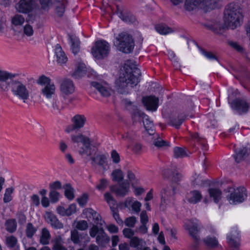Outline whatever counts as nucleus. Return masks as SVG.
<instances>
[{"label": "nucleus", "mask_w": 250, "mask_h": 250, "mask_svg": "<svg viewBox=\"0 0 250 250\" xmlns=\"http://www.w3.org/2000/svg\"><path fill=\"white\" fill-rule=\"evenodd\" d=\"M60 193L57 191H51L49 192V198L52 203H55L59 201Z\"/></svg>", "instance_id": "nucleus-57"}, {"label": "nucleus", "mask_w": 250, "mask_h": 250, "mask_svg": "<svg viewBox=\"0 0 250 250\" xmlns=\"http://www.w3.org/2000/svg\"><path fill=\"white\" fill-rule=\"evenodd\" d=\"M174 156L177 158H182L188 156L185 148L180 147H175L173 149Z\"/></svg>", "instance_id": "nucleus-46"}, {"label": "nucleus", "mask_w": 250, "mask_h": 250, "mask_svg": "<svg viewBox=\"0 0 250 250\" xmlns=\"http://www.w3.org/2000/svg\"><path fill=\"white\" fill-rule=\"evenodd\" d=\"M35 3V0H20L16 8L19 12L26 14L33 10Z\"/></svg>", "instance_id": "nucleus-13"}, {"label": "nucleus", "mask_w": 250, "mask_h": 250, "mask_svg": "<svg viewBox=\"0 0 250 250\" xmlns=\"http://www.w3.org/2000/svg\"><path fill=\"white\" fill-rule=\"evenodd\" d=\"M219 0H204L201 5L208 9H213L218 7Z\"/></svg>", "instance_id": "nucleus-45"}, {"label": "nucleus", "mask_w": 250, "mask_h": 250, "mask_svg": "<svg viewBox=\"0 0 250 250\" xmlns=\"http://www.w3.org/2000/svg\"><path fill=\"white\" fill-rule=\"evenodd\" d=\"M133 124H134L137 121L140 122L142 120L144 127L149 136L155 135V130L153 122L150 121L148 116L143 112L134 107L131 113Z\"/></svg>", "instance_id": "nucleus-5"}, {"label": "nucleus", "mask_w": 250, "mask_h": 250, "mask_svg": "<svg viewBox=\"0 0 250 250\" xmlns=\"http://www.w3.org/2000/svg\"><path fill=\"white\" fill-rule=\"evenodd\" d=\"M18 75L17 74H12L7 71L0 70V82H6L8 79H10L11 81L13 80V79L18 76Z\"/></svg>", "instance_id": "nucleus-42"}, {"label": "nucleus", "mask_w": 250, "mask_h": 250, "mask_svg": "<svg viewBox=\"0 0 250 250\" xmlns=\"http://www.w3.org/2000/svg\"><path fill=\"white\" fill-rule=\"evenodd\" d=\"M125 206L126 208L131 207L132 210L136 213H139L140 211V208L142 204L140 202L138 201H134L132 198H128L125 203Z\"/></svg>", "instance_id": "nucleus-24"}, {"label": "nucleus", "mask_w": 250, "mask_h": 250, "mask_svg": "<svg viewBox=\"0 0 250 250\" xmlns=\"http://www.w3.org/2000/svg\"><path fill=\"white\" fill-rule=\"evenodd\" d=\"M23 32L24 34L28 37L31 36L34 33L33 27L29 23L26 24L23 27Z\"/></svg>", "instance_id": "nucleus-55"}, {"label": "nucleus", "mask_w": 250, "mask_h": 250, "mask_svg": "<svg viewBox=\"0 0 250 250\" xmlns=\"http://www.w3.org/2000/svg\"><path fill=\"white\" fill-rule=\"evenodd\" d=\"M136 222V218L134 216H131L126 218L125 221V226L133 228L134 227L135 224Z\"/></svg>", "instance_id": "nucleus-58"}, {"label": "nucleus", "mask_w": 250, "mask_h": 250, "mask_svg": "<svg viewBox=\"0 0 250 250\" xmlns=\"http://www.w3.org/2000/svg\"><path fill=\"white\" fill-rule=\"evenodd\" d=\"M104 198L107 203L109 204L110 209L112 212L113 216L119 224H123V221L120 218L119 214L117 212V202L114 199L113 196L109 192H106L104 194Z\"/></svg>", "instance_id": "nucleus-10"}, {"label": "nucleus", "mask_w": 250, "mask_h": 250, "mask_svg": "<svg viewBox=\"0 0 250 250\" xmlns=\"http://www.w3.org/2000/svg\"><path fill=\"white\" fill-rule=\"evenodd\" d=\"M91 85L94 87L104 97H108L110 95V89L108 87L106 83L93 82Z\"/></svg>", "instance_id": "nucleus-20"}, {"label": "nucleus", "mask_w": 250, "mask_h": 250, "mask_svg": "<svg viewBox=\"0 0 250 250\" xmlns=\"http://www.w3.org/2000/svg\"><path fill=\"white\" fill-rule=\"evenodd\" d=\"M84 143L83 145V146L80 148L79 153L81 155H86L87 156H90L92 154V148L91 146V142L89 138L88 140Z\"/></svg>", "instance_id": "nucleus-30"}, {"label": "nucleus", "mask_w": 250, "mask_h": 250, "mask_svg": "<svg viewBox=\"0 0 250 250\" xmlns=\"http://www.w3.org/2000/svg\"><path fill=\"white\" fill-rule=\"evenodd\" d=\"M116 39L114 44L118 46L120 51L125 53H129L133 51L134 42L131 36L123 32L119 34Z\"/></svg>", "instance_id": "nucleus-4"}, {"label": "nucleus", "mask_w": 250, "mask_h": 250, "mask_svg": "<svg viewBox=\"0 0 250 250\" xmlns=\"http://www.w3.org/2000/svg\"><path fill=\"white\" fill-rule=\"evenodd\" d=\"M111 158L112 161L115 164H118L120 162V157L119 153L115 150H113L111 152Z\"/></svg>", "instance_id": "nucleus-62"}, {"label": "nucleus", "mask_w": 250, "mask_h": 250, "mask_svg": "<svg viewBox=\"0 0 250 250\" xmlns=\"http://www.w3.org/2000/svg\"><path fill=\"white\" fill-rule=\"evenodd\" d=\"M71 237L72 241L75 244H78L80 242L79 233L76 229L71 231Z\"/></svg>", "instance_id": "nucleus-63"}, {"label": "nucleus", "mask_w": 250, "mask_h": 250, "mask_svg": "<svg viewBox=\"0 0 250 250\" xmlns=\"http://www.w3.org/2000/svg\"><path fill=\"white\" fill-rule=\"evenodd\" d=\"M55 52L57 59V61L58 63L63 64L67 61V58L60 44H57L56 45Z\"/></svg>", "instance_id": "nucleus-22"}, {"label": "nucleus", "mask_w": 250, "mask_h": 250, "mask_svg": "<svg viewBox=\"0 0 250 250\" xmlns=\"http://www.w3.org/2000/svg\"><path fill=\"white\" fill-rule=\"evenodd\" d=\"M153 136V138H154V141L153 144L155 146L159 148H166L169 146V144L168 142L162 139L161 137H159L157 134Z\"/></svg>", "instance_id": "nucleus-28"}, {"label": "nucleus", "mask_w": 250, "mask_h": 250, "mask_svg": "<svg viewBox=\"0 0 250 250\" xmlns=\"http://www.w3.org/2000/svg\"><path fill=\"white\" fill-rule=\"evenodd\" d=\"M190 135L192 140L198 142L202 146L203 149H207V141L205 138L199 136L197 133H192Z\"/></svg>", "instance_id": "nucleus-41"}, {"label": "nucleus", "mask_w": 250, "mask_h": 250, "mask_svg": "<svg viewBox=\"0 0 250 250\" xmlns=\"http://www.w3.org/2000/svg\"><path fill=\"white\" fill-rule=\"evenodd\" d=\"M122 138L125 141L132 142L137 138V133L133 130L129 129L122 136Z\"/></svg>", "instance_id": "nucleus-38"}, {"label": "nucleus", "mask_w": 250, "mask_h": 250, "mask_svg": "<svg viewBox=\"0 0 250 250\" xmlns=\"http://www.w3.org/2000/svg\"><path fill=\"white\" fill-rule=\"evenodd\" d=\"M227 242L233 250H237L240 246V236L236 229L232 230L227 235Z\"/></svg>", "instance_id": "nucleus-12"}, {"label": "nucleus", "mask_w": 250, "mask_h": 250, "mask_svg": "<svg viewBox=\"0 0 250 250\" xmlns=\"http://www.w3.org/2000/svg\"><path fill=\"white\" fill-rule=\"evenodd\" d=\"M45 220L52 227L55 229H61L63 225L57 218V217L51 212H47L45 215Z\"/></svg>", "instance_id": "nucleus-19"}, {"label": "nucleus", "mask_w": 250, "mask_h": 250, "mask_svg": "<svg viewBox=\"0 0 250 250\" xmlns=\"http://www.w3.org/2000/svg\"><path fill=\"white\" fill-rule=\"evenodd\" d=\"M56 87L53 83H48L43 87L41 93L47 99L52 98L55 94Z\"/></svg>", "instance_id": "nucleus-21"}, {"label": "nucleus", "mask_w": 250, "mask_h": 250, "mask_svg": "<svg viewBox=\"0 0 250 250\" xmlns=\"http://www.w3.org/2000/svg\"><path fill=\"white\" fill-rule=\"evenodd\" d=\"M37 229L34 227L33 225L31 223H28L26 226V234L28 238H32Z\"/></svg>", "instance_id": "nucleus-48"}, {"label": "nucleus", "mask_w": 250, "mask_h": 250, "mask_svg": "<svg viewBox=\"0 0 250 250\" xmlns=\"http://www.w3.org/2000/svg\"><path fill=\"white\" fill-rule=\"evenodd\" d=\"M108 182L105 179H102L100 180L99 184L97 185L96 188L99 190H104L107 186Z\"/></svg>", "instance_id": "nucleus-64"}, {"label": "nucleus", "mask_w": 250, "mask_h": 250, "mask_svg": "<svg viewBox=\"0 0 250 250\" xmlns=\"http://www.w3.org/2000/svg\"><path fill=\"white\" fill-rule=\"evenodd\" d=\"M18 242L17 239L14 236H8L6 238L7 246L11 248L16 247Z\"/></svg>", "instance_id": "nucleus-51"}, {"label": "nucleus", "mask_w": 250, "mask_h": 250, "mask_svg": "<svg viewBox=\"0 0 250 250\" xmlns=\"http://www.w3.org/2000/svg\"><path fill=\"white\" fill-rule=\"evenodd\" d=\"M108 157V153L98 154L95 157H91V160L99 166L104 167V165L107 164Z\"/></svg>", "instance_id": "nucleus-26"}, {"label": "nucleus", "mask_w": 250, "mask_h": 250, "mask_svg": "<svg viewBox=\"0 0 250 250\" xmlns=\"http://www.w3.org/2000/svg\"><path fill=\"white\" fill-rule=\"evenodd\" d=\"M176 188L173 185L164 188L161 192V201L160 206V209L165 210L166 206L170 204L174 200Z\"/></svg>", "instance_id": "nucleus-8"}, {"label": "nucleus", "mask_w": 250, "mask_h": 250, "mask_svg": "<svg viewBox=\"0 0 250 250\" xmlns=\"http://www.w3.org/2000/svg\"><path fill=\"white\" fill-rule=\"evenodd\" d=\"M72 125H68L65 128V131L70 133L76 129L82 128L86 121V118L82 115H76L72 118Z\"/></svg>", "instance_id": "nucleus-11"}, {"label": "nucleus", "mask_w": 250, "mask_h": 250, "mask_svg": "<svg viewBox=\"0 0 250 250\" xmlns=\"http://www.w3.org/2000/svg\"><path fill=\"white\" fill-rule=\"evenodd\" d=\"M155 29L161 34L166 35L173 32V30L171 28L164 24H160L156 25Z\"/></svg>", "instance_id": "nucleus-40"}, {"label": "nucleus", "mask_w": 250, "mask_h": 250, "mask_svg": "<svg viewBox=\"0 0 250 250\" xmlns=\"http://www.w3.org/2000/svg\"><path fill=\"white\" fill-rule=\"evenodd\" d=\"M69 38L71 42V49L72 52L76 54L80 51V41L79 39L73 35H69Z\"/></svg>", "instance_id": "nucleus-32"}, {"label": "nucleus", "mask_w": 250, "mask_h": 250, "mask_svg": "<svg viewBox=\"0 0 250 250\" xmlns=\"http://www.w3.org/2000/svg\"><path fill=\"white\" fill-rule=\"evenodd\" d=\"M199 230L198 228L195 225H193L191 228L189 229V232L190 235L192 237V238L197 242L200 239V237L198 235Z\"/></svg>", "instance_id": "nucleus-49"}, {"label": "nucleus", "mask_w": 250, "mask_h": 250, "mask_svg": "<svg viewBox=\"0 0 250 250\" xmlns=\"http://www.w3.org/2000/svg\"><path fill=\"white\" fill-rule=\"evenodd\" d=\"M204 242L208 247L211 248H214L218 245V241L215 237H207Z\"/></svg>", "instance_id": "nucleus-47"}, {"label": "nucleus", "mask_w": 250, "mask_h": 250, "mask_svg": "<svg viewBox=\"0 0 250 250\" xmlns=\"http://www.w3.org/2000/svg\"><path fill=\"white\" fill-rule=\"evenodd\" d=\"M202 198L201 193L198 190H193L190 192L188 201L192 204H196L199 202Z\"/></svg>", "instance_id": "nucleus-35"}, {"label": "nucleus", "mask_w": 250, "mask_h": 250, "mask_svg": "<svg viewBox=\"0 0 250 250\" xmlns=\"http://www.w3.org/2000/svg\"><path fill=\"white\" fill-rule=\"evenodd\" d=\"M224 191L230 193L227 197L231 204L235 205L242 203L247 197L246 189L244 187H239L236 189L229 187Z\"/></svg>", "instance_id": "nucleus-6"}, {"label": "nucleus", "mask_w": 250, "mask_h": 250, "mask_svg": "<svg viewBox=\"0 0 250 250\" xmlns=\"http://www.w3.org/2000/svg\"><path fill=\"white\" fill-rule=\"evenodd\" d=\"M146 245L145 241L137 237H133L130 241L131 247L136 248L135 250L142 249Z\"/></svg>", "instance_id": "nucleus-27"}, {"label": "nucleus", "mask_w": 250, "mask_h": 250, "mask_svg": "<svg viewBox=\"0 0 250 250\" xmlns=\"http://www.w3.org/2000/svg\"><path fill=\"white\" fill-rule=\"evenodd\" d=\"M67 2L64 1L62 2V3H60L59 4H57L56 11L57 14L58 15L59 17H62L65 11V8L66 5H67Z\"/></svg>", "instance_id": "nucleus-50"}, {"label": "nucleus", "mask_w": 250, "mask_h": 250, "mask_svg": "<svg viewBox=\"0 0 250 250\" xmlns=\"http://www.w3.org/2000/svg\"><path fill=\"white\" fill-rule=\"evenodd\" d=\"M86 67L84 63H80L77 69L72 74V77L75 79H80L86 74Z\"/></svg>", "instance_id": "nucleus-33"}, {"label": "nucleus", "mask_w": 250, "mask_h": 250, "mask_svg": "<svg viewBox=\"0 0 250 250\" xmlns=\"http://www.w3.org/2000/svg\"><path fill=\"white\" fill-rule=\"evenodd\" d=\"M9 85L13 95L23 103L29 99L31 93L30 88L26 83L18 80H12Z\"/></svg>", "instance_id": "nucleus-3"}, {"label": "nucleus", "mask_w": 250, "mask_h": 250, "mask_svg": "<svg viewBox=\"0 0 250 250\" xmlns=\"http://www.w3.org/2000/svg\"><path fill=\"white\" fill-rule=\"evenodd\" d=\"M235 154L233 157L235 161L239 163L244 160L250 153V145H247L245 147L236 148L234 150Z\"/></svg>", "instance_id": "nucleus-16"}, {"label": "nucleus", "mask_w": 250, "mask_h": 250, "mask_svg": "<svg viewBox=\"0 0 250 250\" xmlns=\"http://www.w3.org/2000/svg\"><path fill=\"white\" fill-rule=\"evenodd\" d=\"M76 228L78 229L84 230L88 228V224L85 220H81L77 222Z\"/></svg>", "instance_id": "nucleus-56"}, {"label": "nucleus", "mask_w": 250, "mask_h": 250, "mask_svg": "<svg viewBox=\"0 0 250 250\" xmlns=\"http://www.w3.org/2000/svg\"><path fill=\"white\" fill-rule=\"evenodd\" d=\"M6 229L9 232H13L16 229V222L14 219L7 221L6 223Z\"/></svg>", "instance_id": "nucleus-53"}, {"label": "nucleus", "mask_w": 250, "mask_h": 250, "mask_svg": "<svg viewBox=\"0 0 250 250\" xmlns=\"http://www.w3.org/2000/svg\"><path fill=\"white\" fill-rule=\"evenodd\" d=\"M14 188H9L6 189L5 194L3 197V201L4 203H8L11 201V194L13 193Z\"/></svg>", "instance_id": "nucleus-54"}, {"label": "nucleus", "mask_w": 250, "mask_h": 250, "mask_svg": "<svg viewBox=\"0 0 250 250\" xmlns=\"http://www.w3.org/2000/svg\"><path fill=\"white\" fill-rule=\"evenodd\" d=\"M208 192L211 198H213L214 202L216 203H218L221 198V191L216 188H210L208 189Z\"/></svg>", "instance_id": "nucleus-34"}, {"label": "nucleus", "mask_w": 250, "mask_h": 250, "mask_svg": "<svg viewBox=\"0 0 250 250\" xmlns=\"http://www.w3.org/2000/svg\"><path fill=\"white\" fill-rule=\"evenodd\" d=\"M165 178H170L171 176L172 182L177 183L181 180V175L178 172H173L170 169H166L163 171Z\"/></svg>", "instance_id": "nucleus-23"}, {"label": "nucleus", "mask_w": 250, "mask_h": 250, "mask_svg": "<svg viewBox=\"0 0 250 250\" xmlns=\"http://www.w3.org/2000/svg\"><path fill=\"white\" fill-rule=\"evenodd\" d=\"M111 176L112 177V180L118 182V183H120L124 179L123 172L120 169L114 170L111 173Z\"/></svg>", "instance_id": "nucleus-44"}, {"label": "nucleus", "mask_w": 250, "mask_h": 250, "mask_svg": "<svg viewBox=\"0 0 250 250\" xmlns=\"http://www.w3.org/2000/svg\"><path fill=\"white\" fill-rule=\"evenodd\" d=\"M198 48L201 52V53L207 59L212 60H217V57L213 54L212 52L208 51L198 46Z\"/></svg>", "instance_id": "nucleus-52"}, {"label": "nucleus", "mask_w": 250, "mask_h": 250, "mask_svg": "<svg viewBox=\"0 0 250 250\" xmlns=\"http://www.w3.org/2000/svg\"><path fill=\"white\" fill-rule=\"evenodd\" d=\"M64 195L68 199L72 200L74 198V189L70 184H66L63 186Z\"/></svg>", "instance_id": "nucleus-37"}, {"label": "nucleus", "mask_w": 250, "mask_h": 250, "mask_svg": "<svg viewBox=\"0 0 250 250\" xmlns=\"http://www.w3.org/2000/svg\"><path fill=\"white\" fill-rule=\"evenodd\" d=\"M109 241V237L106 235L104 229L101 228L99 234L96 237V242L98 244L102 245L108 243Z\"/></svg>", "instance_id": "nucleus-31"}, {"label": "nucleus", "mask_w": 250, "mask_h": 250, "mask_svg": "<svg viewBox=\"0 0 250 250\" xmlns=\"http://www.w3.org/2000/svg\"><path fill=\"white\" fill-rule=\"evenodd\" d=\"M129 183L125 180L122 183H119V186L113 185L110 186V189L111 192H114L118 196H124L129 190Z\"/></svg>", "instance_id": "nucleus-14"}, {"label": "nucleus", "mask_w": 250, "mask_h": 250, "mask_svg": "<svg viewBox=\"0 0 250 250\" xmlns=\"http://www.w3.org/2000/svg\"><path fill=\"white\" fill-rule=\"evenodd\" d=\"M62 188V183L59 181H55L49 184V188L51 191H56V189H60Z\"/></svg>", "instance_id": "nucleus-59"}, {"label": "nucleus", "mask_w": 250, "mask_h": 250, "mask_svg": "<svg viewBox=\"0 0 250 250\" xmlns=\"http://www.w3.org/2000/svg\"><path fill=\"white\" fill-rule=\"evenodd\" d=\"M186 116L184 114H181L176 117H171L170 119V124L175 126L176 128H179L185 120Z\"/></svg>", "instance_id": "nucleus-29"}, {"label": "nucleus", "mask_w": 250, "mask_h": 250, "mask_svg": "<svg viewBox=\"0 0 250 250\" xmlns=\"http://www.w3.org/2000/svg\"><path fill=\"white\" fill-rule=\"evenodd\" d=\"M25 21L24 17L20 14H16L11 18V23L15 26L22 25Z\"/></svg>", "instance_id": "nucleus-36"}, {"label": "nucleus", "mask_w": 250, "mask_h": 250, "mask_svg": "<svg viewBox=\"0 0 250 250\" xmlns=\"http://www.w3.org/2000/svg\"><path fill=\"white\" fill-rule=\"evenodd\" d=\"M88 200V195L87 194L84 193L80 198L77 199V201L79 205L81 207L84 206Z\"/></svg>", "instance_id": "nucleus-60"}, {"label": "nucleus", "mask_w": 250, "mask_h": 250, "mask_svg": "<svg viewBox=\"0 0 250 250\" xmlns=\"http://www.w3.org/2000/svg\"><path fill=\"white\" fill-rule=\"evenodd\" d=\"M124 68L125 72L116 81V86L118 93L126 94L139 83L141 73L132 60L126 61Z\"/></svg>", "instance_id": "nucleus-1"}, {"label": "nucleus", "mask_w": 250, "mask_h": 250, "mask_svg": "<svg viewBox=\"0 0 250 250\" xmlns=\"http://www.w3.org/2000/svg\"><path fill=\"white\" fill-rule=\"evenodd\" d=\"M37 83L39 84L42 85H44L45 86V85H47L48 83H51L50 79L49 78L42 75L37 80Z\"/></svg>", "instance_id": "nucleus-61"}, {"label": "nucleus", "mask_w": 250, "mask_h": 250, "mask_svg": "<svg viewBox=\"0 0 250 250\" xmlns=\"http://www.w3.org/2000/svg\"><path fill=\"white\" fill-rule=\"evenodd\" d=\"M50 237L51 235L49 230L45 228H43L40 237V243L43 245L48 244Z\"/></svg>", "instance_id": "nucleus-39"}, {"label": "nucleus", "mask_w": 250, "mask_h": 250, "mask_svg": "<svg viewBox=\"0 0 250 250\" xmlns=\"http://www.w3.org/2000/svg\"><path fill=\"white\" fill-rule=\"evenodd\" d=\"M60 89L61 92L65 95L72 94L75 90L73 82L68 79L63 80L61 84Z\"/></svg>", "instance_id": "nucleus-18"}, {"label": "nucleus", "mask_w": 250, "mask_h": 250, "mask_svg": "<svg viewBox=\"0 0 250 250\" xmlns=\"http://www.w3.org/2000/svg\"><path fill=\"white\" fill-rule=\"evenodd\" d=\"M142 102L147 109L155 111L158 106L159 99L155 96L143 97Z\"/></svg>", "instance_id": "nucleus-17"}, {"label": "nucleus", "mask_w": 250, "mask_h": 250, "mask_svg": "<svg viewBox=\"0 0 250 250\" xmlns=\"http://www.w3.org/2000/svg\"><path fill=\"white\" fill-rule=\"evenodd\" d=\"M204 0H186L185 9L188 11L194 10L201 5Z\"/></svg>", "instance_id": "nucleus-25"}, {"label": "nucleus", "mask_w": 250, "mask_h": 250, "mask_svg": "<svg viewBox=\"0 0 250 250\" xmlns=\"http://www.w3.org/2000/svg\"><path fill=\"white\" fill-rule=\"evenodd\" d=\"M224 15V24L219 27L220 31L228 28L234 29L240 25V20L242 16L238 4L230 3L227 5Z\"/></svg>", "instance_id": "nucleus-2"}, {"label": "nucleus", "mask_w": 250, "mask_h": 250, "mask_svg": "<svg viewBox=\"0 0 250 250\" xmlns=\"http://www.w3.org/2000/svg\"><path fill=\"white\" fill-rule=\"evenodd\" d=\"M116 11L115 13L124 22L129 23H134L136 19L135 17L126 8L122 5H116Z\"/></svg>", "instance_id": "nucleus-9"}, {"label": "nucleus", "mask_w": 250, "mask_h": 250, "mask_svg": "<svg viewBox=\"0 0 250 250\" xmlns=\"http://www.w3.org/2000/svg\"><path fill=\"white\" fill-rule=\"evenodd\" d=\"M110 49V45L107 42L104 40L98 41L92 47L91 53L95 58L102 59L108 55Z\"/></svg>", "instance_id": "nucleus-7"}, {"label": "nucleus", "mask_w": 250, "mask_h": 250, "mask_svg": "<svg viewBox=\"0 0 250 250\" xmlns=\"http://www.w3.org/2000/svg\"><path fill=\"white\" fill-rule=\"evenodd\" d=\"M231 106L232 108L239 114L247 112L249 107L248 104L245 101L240 99L233 100Z\"/></svg>", "instance_id": "nucleus-15"}, {"label": "nucleus", "mask_w": 250, "mask_h": 250, "mask_svg": "<svg viewBox=\"0 0 250 250\" xmlns=\"http://www.w3.org/2000/svg\"><path fill=\"white\" fill-rule=\"evenodd\" d=\"M88 137L83 135L81 133H78L76 135L71 136V141L74 143H82L83 144L88 140Z\"/></svg>", "instance_id": "nucleus-43"}]
</instances>
